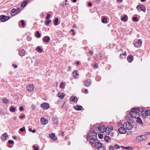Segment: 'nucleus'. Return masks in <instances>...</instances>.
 Instances as JSON below:
<instances>
[{
  "instance_id": "45",
  "label": "nucleus",
  "mask_w": 150,
  "mask_h": 150,
  "mask_svg": "<svg viewBox=\"0 0 150 150\" xmlns=\"http://www.w3.org/2000/svg\"><path fill=\"white\" fill-rule=\"evenodd\" d=\"M63 85H64L63 83V82H62L61 83L60 85H59V87L60 88H64V87H63Z\"/></svg>"
},
{
  "instance_id": "41",
  "label": "nucleus",
  "mask_w": 150,
  "mask_h": 150,
  "mask_svg": "<svg viewBox=\"0 0 150 150\" xmlns=\"http://www.w3.org/2000/svg\"><path fill=\"white\" fill-rule=\"evenodd\" d=\"M124 149L127 150H132L133 149V148L132 147L130 146H127Z\"/></svg>"
},
{
  "instance_id": "32",
  "label": "nucleus",
  "mask_w": 150,
  "mask_h": 150,
  "mask_svg": "<svg viewBox=\"0 0 150 150\" xmlns=\"http://www.w3.org/2000/svg\"><path fill=\"white\" fill-rule=\"evenodd\" d=\"M21 8H18L17 9H16L15 12V15L21 11Z\"/></svg>"
},
{
  "instance_id": "61",
  "label": "nucleus",
  "mask_w": 150,
  "mask_h": 150,
  "mask_svg": "<svg viewBox=\"0 0 150 150\" xmlns=\"http://www.w3.org/2000/svg\"><path fill=\"white\" fill-rule=\"evenodd\" d=\"M52 139L54 140H56L57 139V138L55 135L52 138Z\"/></svg>"
},
{
  "instance_id": "57",
  "label": "nucleus",
  "mask_w": 150,
  "mask_h": 150,
  "mask_svg": "<svg viewBox=\"0 0 150 150\" xmlns=\"http://www.w3.org/2000/svg\"><path fill=\"white\" fill-rule=\"evenodd\" d=\"M40 61L39 60H36L35 63V65H37L39 63Z\"/></svg>"
},
{
  "instance_id": "26",
  "label": "nucleus",
  "mask_w": 150,
  "mask_h": 150,
  "mask_svg": "<svg viewBox=\"0 0 150 150\" xmlns=\"http://www.w3.org/2000/svg\"><path fill=\"white\" fill-rule=\"evenodd\" d=\"M136 121L140 125H142L143 124L142 121L141 119L139 117L137 119Z\"/></svg>"
},
{
  "instance_id": "7",
  "label": "nucleus",
  "mask_w": 150,
  "mask_h": 150,
  "mask_svg": "<svg viewBox=\"0 0 150 150\" xmlns=\"http://www.w3.org/2000/svg\"><path fill=\"white\" fill-rule=\"evenodd\" d=\"M147 137V135L144 134L138 136L137 137V139L139 142H141L142 140L146 139Z\"/></svg>"
},
{
  "instance_id": "50",
  "label": "nucleus",
  "mask_w": 150,
  "mask_h": 150,
  "mask_svg": "<svg viewBox=\"0 0 150 150\" xmlns=\"http://www.w3.org/2000/svg\"><path fill=\"white\" fill-rule=\"evenodd\" d=\"M114 147L116 149H118L120 148V146L117 144L114 145Z\"/></svg>"
},
{
  "instance_id": "58",
  "label": "nucleus",
  "mask_w": 150,
  "mask_h": 150,
  "mask_svg": "<svg viewBox=\"0 0 150 150\" xmlns=\"http://www.w3.org/2000/svg\"><path fill=\"white\" fill-rule=\"evenodd\" d=\"M12 66L13 67H14V68H15V69H16L17 68V65L16 64H12Z\"/></svg>"
},
{
  "instance_id": "22",
  "label": "nucleus",
  "mask_w": 150,
  "mask_h": 150,
  "mask_svg": "<svg viewBox=\"0 0 150 150\" xmlns=\"http://www.w3.org/2000/svg\"><path fill=\"white\" fill-rule=\"evenodd\" d=\"M131 111H133V112H135L137 114H139V110L137 108H134Z\"/></svg>"
},
{
  "instance_id": "30",
  "label": "nucleus",
  "mask_w": 150,
  "mask_h": 150,
  "mask_svg": "<svg viewBox=\"0 0 150 150\" xmlns=\"http://www.w3.org/2000/svg\"><path fill=\"white\" fill-rule=\"evenodd\" d=\"M133 111H131L129 112V115L131 117H135V114H137L136 113L133 112Z\"/></svg>"
},
{
  "instance_id": "9",
  "label": "nucleus",
  "mask_w": 150,
  "mask_h": 150,
  "mask_svg": "<svg viewBox=\"0 0 150 150\" xmlns=\"http://www.w3.org/2000/svg\"><path fill=\"white\" fill-rule=\"evenodd\" d=\"M34 88L33 85L31 84H30L27 86V89L29 92L32 91Z\"/></svg>"
},
{
  "instance_id": "6",
  "label": "nucleus",
  "mask_w": 150,
  "mask_h": 150,
  "mask_svg": "<svg viewBox=\"0 0 150 150\" xmlns=\"http://www.w3.org/2000/svg\"><path fill=\"white\" fill-rule=\"evenodd\" d=\"M141 114L144 117H146L147 116L150 115V110H147L145 111H142L141 112Z\"/></svg>"
},
{
  "instance_id": "48",
  "label": "nucleus",
  "mask_w": 150,
  "mask_h": 150,
  "mask_svg": "<svg viewBox=\"0 0 150 150\" xmlns=\"http://www.w3.org/2000/svg\"><path fill=\"white\" fill-rule=\"evenodd\" d=\"M33 147L34 149V150H39L38 147L37 146H36L35 145H33Z\"/></svg>"
},
{
  "instance_id": "11",
  "label": "nucleus",
  "mask_w": 150,
  "mask_h": 150,
  "mask_svg": "<svg viewBox=\"0 0 150 150\" xmlns=\"http://www.w3.org/2000/svg\"><path fill=\"white\" fill-rule=\"evenodd\" d=\"M118 130L120 134H125L127 132L126 130L123 127H120L119 128Z\"/></svg>"
},
{
  "instance_id": "47",
  "label": "nucleus",
  "mask_w": 150,
  "mask_h": 150,
  "mask_svg": "<svg viewBox=\"0 0 150 150\" xmlns=\"http://www.w3.org/2000/svg\"><path fill=\"white\" fill-rule=\"evenodd\" d=\"M126 56L127 55V52H125L124 53H122L120 54V56Z\"/></svg>"
},
{
  "instance_id": "52",
  "label": "nucleus",
  "mask_w": 150,
  "mask_h": 150,
  "mask_svg": "<svg viewBox=\"0 0 150 150\" xmlns=\"http://www.w3.org/2000/svg\"><path fill=\"white\" fill-rule=\"evenodd\" d=\"M93 67L95 68H97L98 67V65L96 63L93 65Z\"/></svg>"
},
{
  "instance_id": "14",
  "label": "nucleus",
  "mask_w": 150,
  "mask_h": 150,
  "mask_svg": "<svg viewBox=\"0 0 150 150\" xmlns=\"http://www.w3.org/2000/svg\"><path fill=\"white\" fill-rule=\"evenodd\" d=\"M40 122L43 125H45L48 122V120L43 117L41 118L40 119Z\"/></svg>"
},
{
  "instance_id": "59",
  "label": "nucleus",
  "mask_w": 150,
  "mask_h": 150,
  "mask_svg": "<svg viewBox=\"0 0 150 150\" xmlns=\"http://www.w3.org/2000/svg\"><path fill=\"white\" fill-rule=\"evenodd\" d=\"M50 15L49 14H48L47 16V17H46V19L47 20H49V18L50 17Z\"/></svg>"
},
{
  "instance_id": "43",
  "label": "nucleus",
  "mask_w": 150,
  "mask_h": 150,
  "mask_svg": "<svg viewBox=\"0 0 150 150\" xmlns=\"http://www.w3.org/2000/svg\"><path fill=\"white\" fill-rule=\"evenodd\" d=\"M29 130L30 132H32L33 133H35L36 131V130L35 129H34L33 130H32V129L31 128H29Z\"/></svg>"
},
{
  "instance_id": "4",
  "label": "nucleus",
  "mask_w": 150,
  "mask_h": 150,
  "mask_svg": "<svg viewBox=\"0 0 150 150\" xmlns=\"http://www.w3.org/2000/svg\"><path fill=\"white\" fill-rule=\"evenodd\" d=\"M142 42L141 39H139L137 41H134L133 44L136 47H139L142 46Z\"/></svg>"
},
{
  "instance_id": "19",
  "label": "nucleus",
  "mask_w": 150,
  "mask_h": 150,
  "mask_svg": "<svg viewBox=\"0 0 150 150\" xmlns=\"http://www.w3.org/2000/svg\"><path fill=\"white\" fill-rule=\"evenodd\" d=\"M72 74L75 78H77L79 76V74L76 71H73Z\"/></svg>"
},
{
  "instance_id": "34",
  "label": "nucleus",
  "mask_w": 150,
  "mask_h": 150,
  "mask_svg": "<svg viewBox=\"0 0 150 150\" xmlns=\"http://www.w3.org/2000/svg\"><path fill=\"white\" fill-rule=\"evenodd\" d=\"M16 109V108H14L13 106H11L10 108V110L12 112H15V110Z\"/></svg>"
},
{
  "instance_id": "12",
  "label": "nucleus",
  "mask_w": 150,
  "mask_h": 150,
  "mask_svg": "<svg viewBox=\"0 0 150 150\" xmlns=\"http://www.w3.org/2000/svg\"><path fill=\"white\" fill-rule=\"evenodd\" d=\"M69 100L70 102H73L76 103L78 101V99L77 97L72 96L70 97Z\"/></svg>"
},
{
  "instance_id": "39",
  "label": "nucleus",
  "mask_w": 150,
  "mask_h": 150,
  "mask_svg": "<svg viewBox=\"0 0 150 150\" xmlns=\"http://www.w3.org/2000/svg\"><path fill=\"white\" fill-rule=\"evenodd\" d=\"M59 20L58 18H55L54 21V25H55L58 24V21Z\"/></svg>"
},
{
  "instance_id": "60",
  "label": "nucleus",
  "mask_w": 150,
  "mask_h": 150,
  "mask_svg": "<svg viewBox=\"0 0 150 150\" xmlns=\"http://www.w3.org/2000/svg\"><path fill=\"white\" fill-rule=\"evenodd\" d=\"M27 39L29 41H30L31 40L32 38L31 37H30V36H28L27 38Z\"/></svg>"
},
{
  "instance_id": "33",
  "label": "nucleus",
  "mask_w": 150,
  "mask_h": 150,
  "mask_svg": "<svg viewBox=\"0 0 150 150\" xmlns=\"http://www.w3.org/2000/svg\"><path fill=\"white\" fill-rule=\"evenodd\" d=\"M121 20L122 21H124L125 22H126L127 20V16H124V17L121 18Z\"/></svg>"
},
{
  "instance_id": "16",
  "label": "nucleus",
  "mask_w": 150,
  "mask_h": 150,
  "mask_svg": "<svg viewBox=\"0 0 150 150\" xmlns=\"http://www.w3.org/2000/svg\"><path fill=\"white\" fill-rule=\"evenodd\" d=\"M18 54L21 56H24L25 55V51L24 50L22 49L19 51Z\"/></svg>"
},
{
  "instance_id": "63",
  "label": "nucleus",
  "mask_w": 150,
  "mask_h": 150,
  "mask_svg": "<svg viewBox=\"0 0 150 150\" xmlns=\"http://www.w3.org/2000/svg\"><path fill=\"white\" fill-rule=\"evenodd\" d=\"M110 150H114V147L113 146H110Z\"/></svg>"
},
{
  "instance_id": "1",
  "label": "nucleus",
  "mask_w": 150,
  "mask_h": 150,
  "mask_svg": "<svg viewBox=\"0 0 150 150\" xmlns=\"http://www.w3.org/2000/svg\"><path fill=\"white\" fill-rule=\"evenodd\" d=\"M87 140L93 144L97 139V134L96 132L89 133L88 136L87 138Z\"/></svg>"
},
{
  "instance_id": "51",
  "label": "nucleus",
  "mask_w": 150,
  "mask_h": 150,
  "mask_svg": "<svg viewBox=\"0 0 150 150\" xmlns=\"http://www.w3.org/2000/svg\"><path fill=\"white\" fill-rule=\"evenodd\" d=\"M139 114H135V117H134L133 118H135L136 119H137V118L139 117Z\"/></svg>"
},
{
  "instance_id": "46",
  "label": "nucleus",
  "mask_w": 150,
  "mask_h": 150,
  "mask_svg": "<svg viewBox=\"0 0 150 150\" xmlns=\"http://www.w3.org/2000/svg\"><path fill=\"white\" fill-rule=\"evenodd\" d=\"M98 137L100 139H102L103 137V135L102 134H99L98 135Z\"/></svg>"
},
{
  "instance_id": "8",
  "label": "nucleus",
  "mask_w": 150,
  "mask_h": 150,
  "mask_svg": "<svg viewBox=\"0 0 150 150\" xmlns=\"http://www.w3.org/2000/svg\"><path fill=\"white\" fill-rule=\"evenodd\" d=\"M40 106L44 109L47 110L49 108L50 105L48 103L45 102L42 104Z\"/></svg>"
},
{
  "instance_id": "27",
  "label": "nucleus",
  "mask_w": 150,
  "mask_h": 150,
  "mask_svg": "<svg viewBox=\"0 0 150 150\" xmlns=\"http://www.w3.org/2000/svg\"><path fill=\"white\" fill-rule=\"evenodd\" d=\"M16 11V9L14 8H13L11 11V15L12 16H14L15 15V12Z\"/></svg>"
},
{
  "instance_id": "44",
  "label": "nucleus",
  "mask_w": 150,
  "mask_h": 150,
  "mask_svg": "<svg viewBox=\"0 0 150 150\" xmlns=\"http://www.w3.org/2000/svg\"><path fill=\"white\" fill-rule=\"evenodd\" d=\"M55 135V134L53 133L51 134H49V136L50 137L52 138Z\"/></svg>"
},
{
  "instance_id": "49",
  "label": "nucleus",
  "mask_w": 150,
  "mask_h": 150,
  "mask_svg": "<svg viewBox=\"0 0 150 150\" xmlns=\"http://www.w3.org/2000/svg\"><path fill=\"white\" fill-rule=\"evenodd\" d=\"M20 130L21 132H23L25 130V127H23V128H20Z\"/></svg>"
},
{
  "instance_id": "64",
  "label": "nucleus",
  "mask_w": 150,
  "mask_h": 150,
  "mask_svg": "<svg viewBox=\"0 0 150 150\" xmlns=\"http://www.w3.org/2000/svg\"><path fill=\"white\" fill-rule=\"evenodd\" d=\"M88 90L87 89H86L85 90V92H84V93H85V94H87L88 93Z\"/></svg>"
},
{
  "instance_id": "21",
  "label": "nucleus",
  "mask_w": 150,
  "mask_h": 150,
  "mask_svg": "<svg viewBox=\"0 0 150 150\" xmlns=\"http://www.w3.org/2000/svg\"><path fill=\"white\" fill-rule=\"evenodd\" d=\"M82 107L80 105H76L74 106V109L76 110H81L82 109Z\"/></svg>"
},
{
  "instance_id": "40",
  "label": "nucleus",
  "mask_w": 150,
  "mask_h": 150,
  "mask_svg": "<svg viewBox=\"0 0 150 150\" xmlns=\"http://www.w3.org/2000/svg\"><path fill=\"white\" fill-rule=\"evenodd\" d=\"M20 22L22 23V26L23 27H25V22L23 20H21L20 21Z\"/></svg>"
},
{
  "instance_id": "23",
  "label": "nucleus",
  "mask_w": 150,
  "mask_h": 150,
  "mask_svg": "<svg viewBox=\"0 0 150 150\" xmlns=\"http://www.w3.org/2000/svg\"><path fill=\"white\" fill-rule=\"evenodd\" d=\"M28 1L27 0H26L25 1H24L22 3L21 5V6L22 8L24 7L26 5V4H27Z\"/></svg>"
},
{
  "instance_id": "53",
  "label": "nucleus",
  "mask_w": 150,
  "mask_h": 150,
  "mask_svg": "<svg viewBox=\"0 0 150 150\" xmlns=\"http://www.w3.org/2000/svg\"><path fill=\"white\" fill-rule=\"evenodd\" d=\"M23 109L24 108L22 106H20L19 108V110L20 111H22L23 110Z\"/></svg>"
},
{
  "instance_id": "13",
  "label": "nucleus",
  "mask_w": 150,
  "mask_h": 150,
  "mask_svg": "<svg viewBox=\"0 0 150 150\" xmlns=\"http://www.w3.org/2000/svg\"><path fill=\"white\" fill-rule=\"evenodd\" d=\"M98 130L101 132H103L105 131V127L104 125H102L98 127Z\"/></svg>"
},
{
  "instance_id": "31",
  "label": "nucleus",
  "mask_w": 150,
  "mask_h": 150,
  "mask_svg": "<svg viewBox=\"0 0 150 150\" xmlns=\"http://www.w3.org/2000/svg\"><path fill=\"white\" fill-rule=\"evenodd\" d=\"M127 60L129 62H131L133 60V57H127Z\"/></svg>"
},
{
  "instance_id": "37",
  "label": "nucleus",
  "mask_w": 150,
  "mask_h": 150,
  "mask_svg": "<svg viewBox=\"0 0 150 150\" xmlns=\"http://www.w3.org/2000/svg\"><path fill=\"white\" fill-rule=\"evenodd\" d=\"M132 20L134 22H138L139 21V19L137 17H133Z\"/></svg>"
},
{
  "instance_id": "10",
  "label": "nucleus",
  "mask_w": 150,
  "mask_h": 150,
  "mask_svg": "<svg viewBox=\"0 0 150 150\" xmlns=\"http://www.w3.org/2000/svg\"><path fill=\"white\" fill-rule=\"evenodd\" d=\"M113 127L111 126H109L105 129V131L106 134L109 135L110 132L112 130Z\"/></svg>"
},
{
  "instance_id": "17",
  "label": "nucleus",
  "mask_w": 150,
  "mask_h": 150,
  "mask_svg": "<svg viewBox=\"0 0 150 150\" xmlns=\"http://www.w3.org/2000/svg\"><path fill=\"white\" fill-rule=\"evenodd\" d=\"M94 144V145L95 147L96 148H98V149L102 146V144L99 142H95Z\"/></svg>"
},
{
  "instance_id": "3",
  "label": "nucleus",
  "mask_w": 150,
  "mask_h": 150,
  "mask_svg": "<svg viewBox=\"0 0 150 150\" xmlns=\"http://www.w3.org/2000/svg\"><path fill=\"white\" fill-rule=\"evenodd\" d=\"M136 8L139 12H140L141 10L142 11L144 12H145L146 9L145 6L143 4H140L138 5Z\"/></svg>"
},
{
  "instance_id": "15",
  "label": "nucleus",
  "mask_w": 150,
  "mask_h": 150,
  "mask_svg": "<svg viewBox=\"0 0 150 150\" xmlns=\"http://www.w3.org/2000/svg\"><path fill=\"white\" fill-rule=\"evenodd\" d=\"M84 85L88 87L91 84V81L90 79H88L84 82Z\"/></svg>"
},
{
  "instance_id": "24",
  "label": "nucleus",
  "mask_w": 150,
  "mask_h": 150,
  "mask_svg": "<svg viewBox=\"0 0 150 150\" xmlns=\"http://www.w3.org/2000/svg\"><path fill=\"white\" fill-rule=\"evenodd\" d=\"M104 139L105 141L107 142H110V140L111 139V138L107 136H105L104 137Z\"/></svg>"
},
{
  "instance_id": "28",
  "label": "nucleus",
  "mask_w": 150,
  "mask_h": 150,
  "mask_svg": "<svg viewBox=\"0 0 150 150\" xmlns=\"http://www.w3.org/2000/svg\"><path fill=\"white\" fill-rule=\"evenodd\" d=\"M36 51L39 52H42V49L41 48L40 46L37 47L36 49Z\"/></svg>"
},
{
  "instance_id": "62",
  "label": "nucleus",
  "mask_w": 150,
  "mask_h": 150,
  "mask_svg": "<svg viewBox=\"0 0 150 150\" xmlns=\"http://www.w3.org/2000/svg\"><path fill=\"white\" fill-rule=\"evenodd\" d=\"M89 53L90 54V55L92 56L93 54V52L91 50H90L89 51Z\"/></svg>"
},
{
  "instance_id": "25",
  "label": "nucleus",
  "mask_w": 150,
  "mask_h": 150,
  "mask_svg": "<svg viewBox=\"0 0 150 150\" xmlns=\"http://www.w3.org/2000/svg\"><path fill=\"white\" fill-rule=\"evenodd\" d=\"M58 96L60 98H63L64 97L65 94L63 93H58Z\"/></svg>"
},
{
  "instance_id": "38",
  "label": "nucleus",
  "mask_w": 150,
  "mask_h": 150,
  "mask_svg": "<svg viewBox=\"0 0 150 150\" xmlns=\"http://www.w3.org/2000/svg\"><path fill=\"white\" fill-rule=\"evenodd\" d=\"M36 36L38 38H40L41 37V35L39 33V32L37 31L36 33Z\"/></svg>"
},
{
  "instance_id": "54",
  "label": "nucleus",
  "mask_w": 150,
  "mask_h": 150,
  "mask_svg": "<svg viewBox=\"0 0 150 150\" xmlns=\"http://www.w3.org/2000/svg\"><path fill=\"white\" fill-rule=\"evenodd\" d=\"M25 117V115H21L20 116L19 118L21 119H23Z\"/></svg>"
},
{
  "instance_id": "20",
  "label": "nucleus",
  "mask_w": 150,
  "mask_h": 150,
  "mask_svg": "<svg viewBox=\"0 0 150 150\" xmlns=\"http://www.w3.org/2000/svg\"><path fill=\"white\" fill-rule=\"evenodd\" d=\"M8 137V134L6 133H4L3 134L1 137V138L2 140H5L6 139L7 137Z\"/></svg>"
},
{
  "instance_id": "5",
  "label": "nucleus",
  "mask_w": 150,
  "mask_h": 150,
  "mask_svg": "<svg viewBox=\"0 0 150 150\" xmlns=\"http://www.w3.org/2000/svg\"><path fill=\"white\" fill-rule=\"evenodd\" d=\"M10 19V16H6L4 15L0 16V20L2 22H5Z\"/></svg>"
},
{
  "instance_id": "18",
  "label": "nucleus",
  "mask_w": 150,
  "mask_h": 150,
  "mask_svg": "<svg viewBox=\"0 0 150 150\" xmlns=\"http://www.w3.org/2000/svg\"><path fill=\"white\" fill-rule=\"evenodd\" d=\"M50 40V38L48 36H45L43 38V41L45 42H48Z\"/></svg>"
},
{
  "instance_id": "2",
  "label": "nucleus",
  "mask_w": 150,
  "mask_h": 150,
  "mask_svg": "<svg viewBox=\"0 0 150 150\" xmlns=\"http://www.w3.org/2000/svg\"><path fill=\"white\" fill-rule=\"evenodd\" d=\"M123 127L126 130H131L132 128V124L128 122L124 123L123 125Z\"/></svg>"
},
{
  "instance_id": "29",
  "label": "nucleus",
  "mask_w": 150,
  "mask_h": 150,
  "mask_svg": "<svg viewBox=\"0 0 150 150\" xmlns=\"http://www.w3.org/2000/svg\"><path fill=\"white\" fill-rule=\"evenodd\" d=\"M101 21L103 23H107L108 21L107 18L105 17H103L101 20Z\"/></svg>"
},
{
  "instance_id": "56",
  "label": "nucleus",
  "mask_w": 150,
  "mask_h": 150,
  "mask_svg": "<svg viewBox=\"0 0 150 150\" xmlns=\"http://www.w3.org/2000/svg\"><path fill=\"white\" fill-rule=\"evenodd\" d=\"M8 142L9 144H13L14 143V142L13 140H9L8 141Z\"/></svg>"
},
{
  "instance_id": "42",
  "label": "nucleus",
  "mask_w": 150,
  "mask_h": 150,
  "mask_svg": "<svg viewBox=\"0 0 150 150\" xmlns=\"http://www.w3.org/2000/svg\"><path fill=\"white\" fill-rule=\"evenodd\" d=\"M8 100L7 99H3V102L4 103H7L8 102Z\"/></svg>"
},
{
  "instance_id": "36",
  "label": "nucleus",
  "mask_w": 150,
  "mask_h": 150,
  "mask_svg": "<svg viewBox=\"0 0 150 150\" xmlns=\"http://www.w3.org/2000/svg\"><path fill=\"white\" fill-rule=\"evenodd\" d=\"M98 150H106V149L104 146H102L98 149Z\"/></svg>"
},
{
  "instance_id": "35",
  "label": "nucleus",
  "mask_w": 150,
  "mask_h": 150,
  "mask_svg": "<svg viewBox=\"0 0 150 150\" xmlns=\"http://www.w3.org/2000/svg\"><path fill=\"white\" fill-rule=\"evenodd\" d=\"M46 20L45 21V24L46 25H48L49 23L51 22V20Z\"/></svg>"
},
{
  "instance_id": "55",
  "label": "nucleus",
  "mask_w": 150,
  "mask_h": 150,
  "mask_svg": "<svg viewBox=\"0 0 150 150\" xmlns=\"http://www.w3.org/2000/svg\"><path fill=\"white\" fill-rule=\"evenodd\" d=\"M53 121H54V122L56 123L57 122V120L55 117H53L52 119Z\"/></svg>"
}]
</instances>
